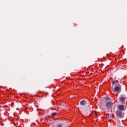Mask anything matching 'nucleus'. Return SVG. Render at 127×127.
I'll use <instances>...</instances> for the list:
<instances>
[{"label": "nucleus", "mask_w": 127, "mask_h": 127, "mask_svg": "<svg viewBox=\"0 0 127 127\" xmlns=\"http://www.w3.org/2000/svg\"><path fill=\"white\" fill-rule=\"evenodd\" d=\"M87 104V101L85 100H83L81 101H80V105L82 107H85L86 105Z\"/></svg>", "instance_id": "obj_1"}, {"label": "nucleus", "mask_w": 127, "mask_h": 127, "mask_svg": "<svg viewBox=\"0 0 127 127\" xmlns=\"http://www.w3.org/2000/svg\"><path fill=\"white\" fill-rule=\"evenodd\" d=\"M112 106H113V103L112 102H107L106 103V107L108 109H111Z\"/></svg>", "instance_id": "obj_2"}, {"label": "nucleus", "mask_w": 127, "mask_h": 127, "mask_svg": "<svg viewBox=\"0 0 127 127\" xmlns=\"http://www.w3.org/2000/svg\"><path fill=\"white\" fill-rule=\"evenodd\" d=\"M116 115L118 116V117H123V113H122V112L120 110H118L116 112Z\"/></svg>", "instance_id": "obj_3"}, {"label": "nucleus", "mask_w": 127, "mask_h": 127, "mask_svg": "<svg viewBox=\"0 0 127 127\" xmlns=\"http://www.w3.org/2000/svg\"><path fill=\"white\" fill-rule=\"evenodd\" d=\"M52 127H63V126H62V124H58L57 125H53Z\"/></svg>", "instance_id": "obj_4"}, {"label": "nucleus", "mask_w": 127, "mask_h": 127, "mask_svg": "<svg viewBox=\"0 0 127 127\" xmlns=\"http://www.w3.org/2000/svg\"><path fill=\"white\" fill-rule=\"evenodd\" d=\"M124 108H125V107H124V105H119V109L121 111H124Z\"/></svg>", "instance_id": "obj_5"}, {"label": "nucleus", "mask_w": 127, "mask_h": 127, "mask_svg": "<svg viewBox=\"0 0 127 127\" xmlns=\"http://www.w3.org/2000/svg\"><path fill=\"white\" fill-rule=\"evenodd\" d=\"M120 101H122L123 102V104H124V102H125V101H126V98H125V97H120Z\"/></svg>", "instance_id": "obj_6"}, {"label": "nucleus", "mask_w": 127, "mask_h": 127, "mask_svg": "<svg viewBox=\"0 0 127 127\" xmlns=\"http://www.w3.org/2000/svg\"><path fill=\"white\" fill-rule=\"evenodd\" d=\"M115 91L116 92H119V91H120V87H119L118 86L116 87L115 88Z\"/></svg>", "instance_id": "obj_7"}, {"label": "nucleus", "mask_w": 127, "mask_h": 127, "mask_svg": "<svg viewBox=\"0 0 127 127\" xmlns=\"http://www.w3.org/2000/svg\"><path fill=\"white\" fill-rule=\"evenodd\" d=\"M56 115H57V113H52L51 116H53V117H55V116H56Z\"/></svg>", "instance_id": "obj_8"}, {"label": "nucleus", "mask_w": 127, "mask_h": 127, "mask_svg": "<svg viewBox=\"0 0 127 127\" xmlns=\"http://www.w3.org/2000/svg\"><path fill=\"white\" fill-rule=\"evenodd\" d=\"M112 84H116V81L113 80L112 81Z\"/></svg>", "instance_id": "obj_9"}, {"label": "nucleus", "mask_w": 127, "mask_h": 127, "mask_svg": "<svg viewBox=\"0 0 127 127\" xmlns=\"http://www.w3.org/2000/svg\"><path fill=\"white\" fill-rule=\"evenodd\" d=\"M14 104V103H11V106H13Z\"/></svg>", "instance_id": "obj_10"}, {"label": "nucleus", "mask_w": 127, "mask_h": 127, "mask_svg": "<svg viewBox=\"0 0 127 127\" xmlns=\"http://www.w3.org/2000/svg\"><path fill=\"white\" fill-rule=\"evenodd\" d=\"M57 109H61V108L57 107Z\"/></svg>", "instance_id": "obj_11"}]
</instances>
